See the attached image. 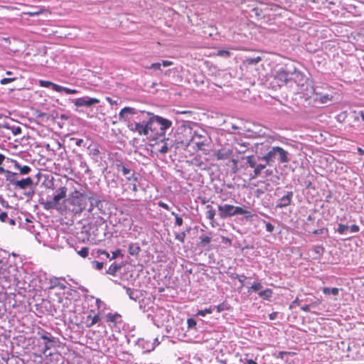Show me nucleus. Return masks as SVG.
<instances>
[{"mask_svg":"<svg viewBox=\"0 0 364 364\" xmlns=\"http://www.w3.org/2000/svg\"><path fill=\"white\" fill-rule=\"evenodd\" d=\"M87 211L92 213L95 209L99 214H106L107 203L104 196L94 191H87Z\"/></svg>","mask_w":364,"mask_h":364,"instance_id":"nucleus-6","label":"nucleus"},{"mask_svg":"<svg viewBox=\"0 0 364 364\" xmlns=\"http://www.w3.org/2000/svg\"><path fill=\"white\" fill-rule=\"evenodd\" d=\"M14 167L19 170L20 174H28L31 171V168L28 166H21L17 161H14Z\"/></svg>","mask_w":364,"mask_h":364,"instance_id":"nucleus-26","label":"nucleus"},{"mask_svg":"<svg viewBox=\"0 0 364 364\" xmlns=\"http://www.w3.org/2000/svg\"><path fill=\"white\" fill-rule=\"evenodd\" d=\"M50 289L54 287H59L60 289L64 290L66 289L67 282L65 279H61L59 278H53L50 279Z\"/></svg>","mask_w":364,"mask_h":364,"instance_id":"nucleus-21","label":"nucleus"},{"mask_svg":"<svg viewBox=\"0 0 364 364\" xmlns=\"http://www.w3.org/2000/svg\"><path fill=\"white\" fill-rule=\"evenodd\" d=\"M171 215L175 216V225L181 226L183 223V218L173 211L171 212Z\"/></svg>","mask_w":364,"mask_h":364,"instance_id":"nucleus-45","label":"nucleus"},{"mask_svg":"<svg viewBox=\"0 0 364 364\" xmlns=\"http://www.w3.org/2000/svg\"><path fill=\"white\" fill-rule=\"evenodd\" d=\"M245 159L247 165L254 169L256 168V166L258 165L259 161H264L262 158L259 157V154H256V156H248Z\"/></svg>","mask_w":364,"mask_h":364,"instance_id":"nucleus-19","label":"nucleus"},{"mask_svg":"<svg viewBox=\"0 0 364 364\" xmlns=\"http://www.w3.org/2000/svg\"><path fill=\"white\" fill-rule=\"evenodd\" d=\"M347 116H348L347 112L344 111V112H342L340 114H338L336 117V119L337 122H338L340 123H343L346 121Z\"/></svg>","mask_w":364,"mask_h":364,"instance_id":"nucleus-44","label":"nucleus"},{"mask_svg":"<svg viewBox=\"0 0 364 364\" xmlns=\"http://www.w3.org/2000/svg\"><path fill=\"white\" fill-rule=\"evenodd\" d=\"M161 63L164 67H168L173 65V62L169 60H162Z\"/></svg>","mask_w":364,"mask_h":364,"instance_id":"nucleus-64","label":"nucleus"},{"mask_svg":"<svg viewBox=\"0 0 364 364\" xmlns=\"http://www.w3.org/2000/svg\"><path fill=\"white\" fill-rule=\"evenodd\" d=\"M199 239L200 240V241L198 243V245L202 247L206 246L211 242V233H210V235H200Z\"/></svg>","mask_w":364,"mask_h":364,"instance_id":"nucleus-31","label":"nucleus"},{"mask_svg":"<svg viewBox=\"0 0 364 364\" xmlns=\"http://www.w3.org/2000/svg\"><path fill=\"white\" fill-rule=\"evenodd\" d=\"M55 87L57 89V92H64L68 95H73V94H76L78 92V91L77 90L65 87H63L60 85L55 86Z\"/></svg>","mask_w":364,"mask_h":364,"instance_id":"nucleus-34","label":"nucleus"},{"mask_svg":"<svg viewBox=\"0 0 364 364\" xmlns=\"http://www.w3.org/2000/svg\"><path fill=\"white\" fill-rule=\"evenodd\" d=\"M218 215L222 219L231 218L237 215H245L247 219L252 217V214L250 211L239 206H234L229 204L218 205Z\"/></svg>","mask_w":364,"mask_h":364,"instance_id":"nucleus-7","label":"nucleus"},{"mask_svg":"<svg viewBox=\"0 0 364 364\" xmlns=\"http://www.w3.org/2000/svg\"><path fill=\"white\" fill-rule=\"evenodd\" d=\"M116 166H117V171H122L123 176H127L131 172V170L129 168L126 167L124 165H123L122 163L117 164L116 165Z\"/></svg>","mask_w":364,"mask_h":364,"instance_id":"nucleus-39","label":"nucleus"},{"mask_svg":"<svg viewBox=\"0 0 364 364\" xmlns=\"http://www.w3.org/2000/svg\"><path fill=\"white\" fill-rule=\"evenodd\" d=\"M158 205L159 207L162 208H164V209L167 210H168L170 209V207H169V205L168 204H166L164 202L161 201V200L159 201Z\"/></svg>","mask_w":364,"mask_h":364,"instance_id":"nucleus-62","label":"nucleus"},{"mask_svg":"<svg viewBox=\"0 0 364 364\" xmlns=\"http://www.w3.org/2000/svg\"><path fill=\"white\" fill-rule=\"evenodd\" d=\"M213 306H210L208 309L199 311L197 314L202 316H205L207 314H211L213 313Z\"/></svg>","mask_w":364,"mask_h":364,"instance_id":"nucleus-49","label":"nucleus"},{"mask_svg":"<svg viewBox=\"0 0 364 364\" xmlns=\"http://www.w3.org/2000/svg\"><path fill=\"white\" fill-rule=\"evenodd\" d=\"M72 102L77 107H90L96 104H98L100 102V100L95 97L84 96L82 97L73 99V100H72Z\"/></svg>","mask_w":364,"mask_h":364,"instance_id":"nucleus-14","label":"nucleus"},{"mask_svg":"<svg viewBox=\"0 0 364 364\" xmlns=\"http://www.w3.org/2000/svg\"><path fill=\"white\" fill-rule=\"evenodd\" d=\"M17 176L16 173H13L10 171H7V172L5 174L6 180L7 181H9L11 184L14 186V182L16 181V176Z\"/></svg>","mask_w":364,"mask_h":364,"instance_id":"nucleus-37","label":"nucleus"},{"mask_svg":"<svg viewBox=\"0 0 364 364\" xmlns=\"http://www.w3.org/2000/svg\"><path fill=\"white\" fill-rule=\"evenodd\" d=\"M264 223L265 224L266 230L269 232H272L274 230V226L269 222L264 221Z\"/></svg>","mask_w":364,"mask_h":364,"instance_id":"nucleus-54","label":"nucleus"},{"mask_svg":"<svg viewBox=\"0 0 364 364\" xmlns=\"http://www.w3.org/2000/svg\"><path fill=\"white\" fill-rule=\"evenodd\" d=\"M123 288L126 290L127 295L132 300L137 301L142 296L141 292L137 289H131L126 286H123Z\"/></svg>","mask_w":364,"mask_h":364,"instance_id":"nucleus-20","label":"nucleus"},{"mask_svg":"<svg viewBox=\"0 0 364 364\" xmlns=\"http://www.w3.org/2000/svg\"><path fill=\"white\" fill-rule=\"evenodd\" d=\"M205 208H206V211H205L206 218L211 221L212 226L214 227L213 223L215 220V215L216 211L213 208V206L210 205H207Z\"/></svg>","mask_w":364,"mask_h":364,"instance_id":"nucleus-23","label":"nucleus"},{"mask_svg":"<svg viewBox=\"0 0 364 364\" xmlns=\"http://www.w3.org/2000/svg\"><path fill=\"white\" fill-rule=\"evenodd\" d=\"M33 186V181L31 177H27L21 180H16L14 182L15 188L26 189L28 188H32Z\"/></svg>","mask_w":364,"mask_h":364,"instance_id":"nucleus-16","label":"nucleus"},{"mask_svg":"<svg viewBox=\"0 0 364 364\" xmlns=\"http://www.w3.org/2000/svg\"><path fill=\"white\" fill-rule=\"evenodd\" d=\"M92 267L95 269H97V270H101L103 268V266H104V263L103 262L95 261V260L92 261Z\"/></svg>","mask_w":364,"mask_h":364,"instance_id":"nucleus-50","label":"nucleus"},{"mask_svg":"<svg viewBox=\"0 0 364 364\" xmlns=\"http://www.w3.org/2000/svg\"><path fill=\"white\" fill-rule=\"evenodd\" d=\"M67 191L68 188L65 186H61L58 188L53 197L43 203L44 208L46 210L55 209L61 213L65 212V199H67Z\"/></svg>","mask_w":364,"mask_h":364,"instance_id":"nucleus-5","label":"nucleus"},{"mask_svg":"<svg viewBox=\"0 0 364 364\" xmlns=\"http://www.w3.org/2000/svg\"><path fill=\"white\" fill-rule=\"evenodd\" d=\"M161 141L164 142L163 146L159 149L161 154H166L170 149L168 146V139L162 137L159 139Z\"/></svg>","mask_w":364,"mask_h":364,"instance_id":"nucleus-33","label":"nucleus"},{"mask_svg":"<svg viewBox=\"0 0 364 364\" xmlns=\"http://www.w3.org/2000/svg\"><path fill=\"white\" fill-rule=\"evenodd\" d=\"M344 9L355 16L364 15V3L359 1H350L345 3Z\"/></svg>","mask_w":364,"mask_h":364,"instance_id":"nucleus-11","label":"nucleus"},{"mask_svg":"<svg viewBox=\"0 0 364 364\" xmlns=\"http://www.w3.org/2000/svg\"><path fill=\"white\" fill-rule=\"evenodd\" d=\"M121 268V264L113 263L109 266L108 269L106 271V274L114 275Z\"/></svg>","mask_w":364,"mask_h":364,"instance_id":"nucleus-30","label":"nucleus"},{"mask_svg":"<svg viewBox=\"0 0 364 364\" xmlns=\"http://www.w3.org/2000/svg\"><path fill=\"white\" fill-rule=\"evenodd\" d=\"M25 195L28 198H32L33 196L34 195V190L33 189V187L31 188V190L28 191V192L25 193Z\"/></svg>","mask_w":364,"mask_h":364,"instance_id":"nucleus-63","label":"nucleus"},{"mask_svg":"<svg viewBox=\"0 0 364 364\" xmlns=\"http://www.w3.org/2000/svg\"><path fill=\"white\" fill-rule=\"evenodd\" d=\"M232 154V151L231 149H220L216 151L215 157L218 160H223L229 159Z\"/></svg>","mask_w":364,"mask_h":364,"instance_id":"nucleus-22","label":"nucleus"},{"mask_svg":"<svg viewBox=\"0 0 364 364\" xmlns=\"http://www.w3.org/2000/svg\"><path fill=\"white\" fill-rule=\"evenodd\" d=\"M40 85L43 87H51L53 90L56 92L57 89L55 87L59 86V85L55 84L50 81L47 80H40Z\"/></svg>","mask_w":364,"mask_h":364,"instance_id":"nucleus-41","label":"nucleus"},{"mask_svg":"<svg viewBox=\"0 0 364 364\" xmlns=\"http://www.w3.org/2000/svg\"><path fill=\"white\" fill-rule=\"evenodd\" d=\"M172 126V122L162 117L153 114L151 119L148 121L147 134L149 141H156L160 138L164 137L167 129Z\"/></svg>","mask_w":364,"mask_h":364,"instance_id":"nucleus-2","label":"nucleus"},{"mask_svg":"<svg viewBox=\"0 0 364 364\" xmlns=\"http://www.w3.org/2000/svg\"><path fill=\"white\" fill-rule=\"evenodd\" d=\"M137 345L146 352L153 350L155 348L154 343H152L150 341H146L144 338H139Z\"/></svg>","mask_w":364,"mask_h":364,"instance_id":"nucleus-18","label":"nucleus"},{"mask_svg":"<svg viewBox=\"0 0 364 364\" xmlns=\"http://www.w3.org/2000/svg\"><path fill=\"white\" fill-rule=\"evenodd\" d=\"M190 135L186 136L185 134H178L175 139V149H183L194 141L195 138L191 135V132H189Z\"/></svg>","mask_w":364,"mask_h":364,"instance_id":"nucleus-13","label":"nucleus"},{"mask_svg":"<svg viewBox=\"0 0 364 364\" xmlns=\"http://www.w3.org/2000/svg\"><path fill=\"white\" fill-rule=\"evenodd\" d=\"M139 112V109L130 107H125L123 109H121V111L119 113V119L120 121H128L129 115H132L134 117L135 114H137V113Z\"/></svg>","mask_w":364,"mask_h":364,"instance_id":"nucleus-15","label":"nucleus"},{"mask_svg":"<svg viewBox=\"0 0 364 364\" xmlns=\"http://www.w3.org/2000/svg\"><path fill=\"white\" fill-rule=\"evenodd\" d=\"M339 291H340V289H338L337 287H333V288L323 287L322 289V292L325 295L333 294V296H338L339 294Z\"/></svg>","mask_w":364,"mask_h":364,"instance_id":"nucleus-29","label":"nucleus"},{"mask_svg":"<svg viewBox=\"0 0 364 364\" xmlns=\"http://www.w3.org/2000/svg\"><path fill=\"white\" fill-rule=\"evenodd\" d=\"M154 113L139 110L134 117L133 122H129L128 127L129 130L137 132L140 136L147 134L148 121L151 119Z\"/></svg>","mask_w":364,"mask_h":364,"instance_id":"nucleus-4","label":"nucleus"},{"mask_svg":"<svg viewBox=\"0 0 364 364\" xmlns=\"http://www.w3.org/2000/svg\"><path fill=\"white\" fill-rule=\"evenodd\" d=\"M101 255H105L107 258H109L110 259L109 254L106 250H99L97 251V256L100 257Z\"/></svg>","mask_w":364,"mask_h":364,"instance_id":"nucleus-61","label":"nucleus"},{"mask_svg":"<svg viewBox=\"0 0 364 364\" xmlns=\"http://www.w3.org/2000/svg\"><path fill=\"white\" fill-rule=\"evenodd\" d=\"M268 164L265 162L264 164L259 163L256 168L253 171V174L251 175L252 178H257Z\"/></svg>","mask_w":364,"mask_h":364,"instance_id":"nucleus-25","label":"nucleus"},{"mask_svg":"<svg viewBox=\"0 0 364 364\" xmlns=\"http://www.w3.org/2000/svg\"><path fill=\"white\" fill-rule=\"evenodd\" d=\"M141 251V247L138 243H130L128 247V252L132 256L137 257Z\"/></svg>","mask_w":364,"mask_h":364,"instance_id":"nucleus-24","label":"nucleus"},{"mask_svg":"<svg viewBox=\"0 0 364 364\" xmlns=\"http://www.w3.org/2000/svg\"><path fill=\"white\" fill-rule=\"evenodd\" d=\"M187 324H188V328L196 330L197 322L194 318H188Z\"/></svg>","mask_w":364,"mask_h":364,"instance_id":"nucleus-46","label":"nucleus"},{"mask_svg":"<svg viewBox=\"0 0 364 364\" xmlns=\"http://www.w3.org/2000/svg\"><path fill=\"white\" fill-rule=\"evenodd\" d=\"M38 343L42 346V353L48 355H51L52 353L49 352L53 348L58 346V340L52 336L50 333L42 330L38 332Z\"/></svg>","mask_w":364,"mask_h":364,"instance_id":"nucleus-8","label":"nucleus"},{"mask_svg":"<svg viewBox=\"0 0 364 364\" xmlns=\"http://www.w3.org/2000/svg\"><path fill=\"white\" fill-rule=\"evenodd\" d=\"M262 289V284L260 282H255L250 287H249L247 292L251 293L252 291L257 292Z\"/></svg>","mask_w":364,"mask_h":364,"instance_id":"nucleus-40","label":"nucleus"},{"mask_svg":"<svg viewBox=\"0 0 364 364\" xmlns=\"http://www.w3.org/2000/svg\"><path fill=\"white\" fill-rule=\"evenodd\" d=\"M85 234V236L82 238L83 241L87 240V241L95 242L97 240H100L99 228L97 225H83L81 231V234Z\"/></svg>","mask_w":364,"mask_h":364,"instance_id":"nucleus-9","label":"nucleus"},{"mask_svg":"<svg viewBox=\"0 0 364 364\" xmlns=\"http://www.w3.org/2000/svg\"><path fill=\"white\" fill-rule=\"evenodd\" d=\"M293 192L292 191H288L286 195L282 196L279 201L277 203L276 207L282 208H285L291 204V199L293 197Z\"/></svg>","mask_w":364,"mask_h":364,"instance_id":"nucleus-17","label":"nucleus"},{"mask_svg":"<svg viewBox=\"0 0 364 364\" xmlns=\"http://www.w3.org/2000/svg\"><path fill=\"white\" fill-rule=\"evenodd\" d=\"M70 116L68 114H58V113L56 114V116L55 117V118L56 119H60L61 120H68L70 119Z\"/></svg>","mask_w":364,"mask_h":364,"instance_id":"nucleus-56","label":"nucleus"},{"mask_svg":"<svg viewBox=\"0 0 364 364\" xmlns=\"http://www.w3.org/2000/svg\"><path fill=\"white\" fill-rule=\"evenodd\" d=\"M313 251L317 255L314 257L315 259H319L323 254L325 248L322 245H316L312 247Z\"/></svg>","mask_w":364,"mask_h":364,"instance_id":"nucleus-36","label":"nucleus"},{"mask_svg":"<svg viewBox=\"0 0 364 364\" xmlns=\"http://www.w3.org/2000/svg\"><path fill=\"white\" fill-rule=\"evenodd\" d=\"M349 230V226L347 225H344L342 223H339L338 225V228L336 229V231L341 234L344 235L346 233V232Z\"/></svg>","mask_w":364,"mask_h":364,"instance_id":"nucleus-42","label":"nucleus"},{"mask_svg":"<svg viewBox=\"0 0 364 364\" xmlns=\"http://www.w3.org/2000/svg\"><path fill=\"white\" fill-rule=\"evenodd\" d=\"M118 257H123V255L121 253V250L119 249L112 252V256L110 257V260L115 259Z\"/></svg>","mask_w":364,"mask_h":364,"instance_id":"nucleus-57","label":"nucleus"},{"mask_svg":"<svg viewBox=\"0 0 364 364\" xmlns=\"http://www.w3.org/2000/svg\"><path fill=\"white\" fill-rule=\"evenodd\" d=\"M207 139L205 138L204 140H200V141H192L193 143H195V144L197 146L198 149L199 150H204L205 146L207 145L206 144Z\"/></svg>","mask_w":364,"mask_h":364,"instance_id":"nucleus-43","label":"nucleus"},{"mask_svg":"<svg viewBox=\"0 0 364 364\" xmlns=\"http://www.w3.org/2000/svg\"><path fill=\"white\" fill-rule=\"evenodd\" d=\"M16 79V77H5L1 80L0 83L1 85H6L8 83L15 81Z\"/></svg>","mask_w":364,"mask_h":364,"instance_id":"nucleus-52","label":"nucleus"},{"mask_svg":"<svg viewBox=\"0 0 364 364\" xmlns=\"http://www.w3.org/2000/svg\"><path fill=\"white\" fill-rule=\"evenodd\" d=\"M262 60L260 56L257 57H248L245 60V63L247 65H256Z\"/></svg>","mask_w":364,"mask_h":364,"instance_id":"nucleus-38","label":"nucleus"},{"mask_svg":"<svg viewBox=\"0 0 364 364\" xmlns=\"http://www.w3.org/2000/svg\"><path fill=\"white\" fill-rule=\"evenodd\" d=\"M9 129H11L12 131V133L15 136L20 134L22 131V129L20 127H15V126H13V127L10 126V128Z\"/></svg>","mask_w":364,"mask_h":364,"instance_id":"nucleus-51","label":"nucleus"},{"mask_svg":"<svg viewBox=\"0 0 364 364\" xmlns=\"http://www.w3.org/2000/svg\"><path fill=\"white\" fill-rule=\"evenodd\" d=\"M230 52L227 50H219L218 51V55L228 57L230 56Z\"/></svg>","mask_w":364,"mask_h":364,"instance_id":"nucleus-58","label":"nucleus"},{"mask_svg":"<svg viewBox=\"0 0 364 364\" xmlns=\"http://www.w3.org/2000/svg\"><path fill=\"white\" fill-rule=\"evenodd\" d=\"M291 353L287 351H279L278 355H276L277 358L284 359V355H290Z\"/></svg>","mask_w":364,"mask_h":364,"instance_id":"nucleus-60","label":"nucleus"},{"mask_svg":"<svg viewBox=\"0 0 364 364\" xmlns=\"http://www.w3.org/2000/svg\"><path fill=\"white\" fill-rule=\"evenodd\" d=\"M255 154L269 166L277 162L279 164H287L291 160V154L278 146H271L268 141L255 144Z\"/></svg>","mask_w":364,"mask_h":364,"instance_id":"nucleus-1","label":"nucleus"},{"mask_svg":"<svg viewBox=\"0 0 364 364\" xmlns=\"http://www.w3.org/2000/svg\"><path fill=\"white\" fill-rule=\"evenodd\" d=\"M333 96L327 93H323L316 91V89H314V92L310 96L309 100H313L314 102V106L317 107L319 105L326 104L331 102Z\"/></svg>","mask_w":364,"mask_h":364,"instance_id":"nucleus-12","label":"nucleus"},{"mask_svg":"<svg viewBox=\"0 0 364 364\" xmlns=\"http://www.w3.org/2000/svg\"><path fill=\"white\" fill-rule=\"evenodd\" d=\"M65 211H69L75 215H80L84 210H87V192L81 193L75 190L70 193L67 199H65Z\"/></svg>","mask_w":364,"mask_h":364,"instance_id":"nucleus-3","label":"nucleus"},{"mask_svg":"<svg viewBox=\"0 0 364 364\" xmlns=\"http://www.w3.org/2000/svg\"><path fill=\"white\" fill-rule=\"evenodd\" d=\"M191 230V228L189 226V227H187L186 229L183 232H181L180 233L175 232V239L180 241L181 242H184L186 234L189 233Z\"/></svg>","mask_w":364,"mask_h":364,"instance_id":"nucleus-28","label":"nucleus"},{"mask_svg":"<svg viewBox=\"0 0 364 364\" xmlns=\"http://www.w3.org/2000/svg\"><path fill=\"white\" fill-rule=\"evenodd\" d=\"M46 11V10L43 8H32L30 11L25 12V14L29 16H35L43 14Z\"/></svg>","mask_w":364,"mask_h":364,"instance_id":"nucleus-32","label":"nucleus"},{"mask_svg":"<svg viewBox=\"0 0 364 364\" xmlns=\"http://www.w3.org/2000/svg\"><path fill=\"white\" fill-rule=\"evenodd\" d=\"M121 317H122L121 315L117 313H115V314L109 313L106 316L107 321L112 322V323L118 322L119 319L121 318Z\"/></svg>","mask_w":364,"mask_h":364,"instance_id":"nucleus-35","label":"nucleus"},{"mask_svg":"<svg viewBox=\"0 0 364 364\" xmlns=\"http://www.w3.org/2000/svg\"><path fill=\"white\" fill-rule=\"evenodd\" d=\"M161 63H154L151 64L150 66H149L147 68L149 69H154L155 70H161Z\"/></svg>","mask_w":364,"mask_h":364,"instance_id":"nucleus-53","label":"nucleus"},{"mask_svg":"<svg viewBox=\"0 0 364 364\" xmlns=\"http://www.w3.org/2000/svg\"><path fill=\"white\" fill-rule=\"evenodd\" d=\"M215 309H216L217 311L220 313L221 311H223L224 310L228 309V305L225 303L223 302L218 306H213V311Z\"/></svg>","mask_w":364,"mask_h":364,"instance_id":"nucleus-47","label":"nucleus"},{"mask_svg":"<svg viewBox=\"0 0 364 364\" xmlns=\"http://www.w3.org/2000/svg\"><path fill=\"white\" fill-rule=\"evenodd\" d=\"M88 253H89V248L87 247H83L82 248H81L80 250L77 251V254L83 258H85L86 257H87Z\"/></svg>","mask_w":364,"mask_h":364,"instance_id":"nucleus-48","label":"nucleus"},{"mask_svg":"<svg viewBox=\"0 0 364 364\" xmlns=\"http://www.w3.org/2000/svg\"><path fill=\"white\" fill-rule=\"evenodd\" d=\"M273 294V291L271 289H266L258 292V295L260 298L264 300H270Z\"/></svg>","mask_w":364,"mask_h":364,"instance_id":"nucleus-27","label":"nucleus"},{"mask_svg":"<svg viewBox=\"0 0 364 364\" xmlns=\"http://www.w3.org/2000/svg\"><path fill=\"white\" fill-rule=\"evenodd\" d=\"M100 321V316L99 315H95L92 318L91 323L89 325H87V326L90 327V326L95 325V323H98Z\"/></svg>","mask_w":364,"mask_h":364,"instance_id":"nucleus-55","label":"nucleus"},{"mask_svg":"<svg viewBox=\"0 0 364 364\" xmlns=\"http://www.w3.org/2000/svg\"><path fill=\"white\" fill-rule=\"evenodd\" d=\"M297 73L296 69L294 67L286 65L285 67L280 68L276 75V78H278L282 83L287 84L289 81L292 80V75Z\"/></svg>","mask_w":364,"mask_h":364,"instance_id":"nucleus-10","label":"nucleus"},{"mask_svg":"<svg viewBox=\"0 0 364 364\" xmlns=\"http://www.w3.org/2000/svg\"><path fill=\"white\" fill-rule=\"evenodd\" d=\"M349 230H350L351 232L356 233L360 231V227L357 225H352L349 226Z\"/></svg>","mask_w":364,"mask_h":364,"instance_id":"nucleus-59","label":"nucleus"}]
</instances>
